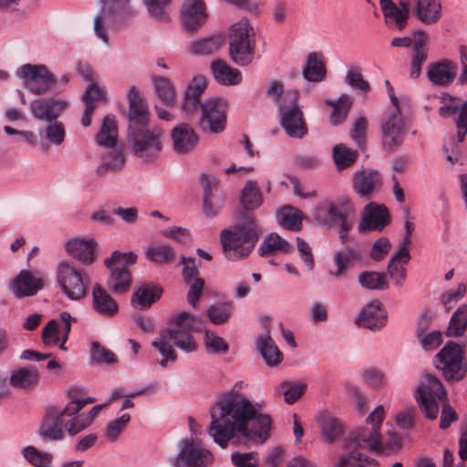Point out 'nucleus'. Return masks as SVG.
Returning a JSON list of instances; mask_svg holds the SVG:
<instances>
[{"mask_svg":"<svg viewBox=\"0 0 467 467\" xmlns=\"http://www.w3.org/2000/svg\"><path fill=\"white\" fill-rule=\"evenodd\" d=\"M358 283L362 287L369 290H385L389 287L387 275L374 271L359 274Z\"/></svg>","mask_w":467,"mask_h":467,"instance_id":"47","label":"nucleus"},{"mask_svg":"<svg viewBox=\"0 0 467 467\" xmlns=\"http://www.w3.org/2000/svg\"><path fill=\"white\" fill-rule=\"evenodd\" d=\"M380 185V174L377 171H362L354 178L355 189L361 196H370Z\"/></svg>","mask_w":467,"mask_h":467,"instance_id":"38","label":"nucleus"},{"mask_svg":"<svg viewBox=\"0 0 467 467\" xmlns=\"http://www.w3.org/2000/svg\"><path fill=\"white\" fill-rule=\"evenodd\" d=\"M204 344L208 352L213 354L226 353L229 349L225 340L210 330H205Z\"/></svg>","mask_w":467,"mask_h":467,"instance_id":"55","label":"nucleus"},{"mask_svg":"<svg viewBox=\"0 0 467 467\" xmlns=\"http://www.w3.org/2000/svg\"><path fill=\"white\" fill-rule=\"evenodd\" d=\"M389 223L390 215L387 207L370 202L363 209L358 231L360 233L381 232Z\"/></svg>","mask_w":467,"mask_h":467,"instance_id":"22","label":"nucleus"},{"mask_svg":"<svg viewBox=\"0 0 467 467\" xmlns=\"http://www.w3.org/2000/svg\"><path fill=\"white\" fill-rule=\"evenodd\" d=\"M245 386L238 381L226 392L212 412L208 430L213 441L225 449L234 438L246 442L264 443L270 436L272 419L261 411V405L250 400L241 389Z\"/></svg>","mask_w":467,"mask_h":467,"instance_id":"1","label":"nucleus"},{"mask_svg":"<svg viewBox=\"0 0 467 467\" xmlns=\"http://www.w3.org/2000/svg\"><path fill=\"white\" fill-rule=\"evenodd\" d=\"M23 456L34 467H52L53 456L48 452H42L34 446H26L22 451Z\"/></svg>","mask_w":467,"mask_h":467,"instance_id":"50","label":"nucleus"},{"mask_svg":"<svg viewBox=\"0 0 467 467\" xmlns=\"http://www.w3.org/2000/svg\"><path fill=\"white\" fill-rule=\"evenodd\" d=\"M233 313L232 304L213 305L207 310L210 320L216 325H222L228 321Z\"/></svg>","mask_w":467,"mask_h":467,"instance_id":"54","label":"nucleus"},{"mask_svg":"<svg viewBox=\"0 0 467 467\" xmlns=\"http://www.w3.org/2000/svg\"><path fill=\"white\" fill-rule=\"evenodd\" d=\"M223 38L221 36H213L190 44V50L196 55H210L217 51L223 45Z\"/></svg>","mask_w":467,"mask_h":467,"instance_id":"48","label":"nucleus"},{"mask_svg":"<svg viewBox=\"0 0 467 467\" xmlns=\"http://www.w3.org/2000/svg\"><path fill=\"white\" fill-rule=\"evenodd\" d=\"M180 264L182 265V275L186 284L191 283L192 279L196 277H200V265L195 258L182 255L180 258Z\"/></svg>","mask_w":467,"mask_h":467,"instance_id":"59","label":"nucleus"},{"mask_svg":"<svg viewBox=\"0 0 467 467\" xmlns=\"http://www.w3.org/2000/svg\"><path fill=\"white\" fill-rule=\"evenodd\" d=\"M326 104L332 107V112L329 116V121L337 126L343 123L352 107L353 99L347 94H342L337 100H326Z\"/></svg>","mask_w":467,"mask_h":467,"instance_id":"40","label":"nucleus"},{"mask_svg":"<svg viewBox=\"0 0 467 467\" xmlns=\"http://www.w3.org/2000/svg\"><path fill=\"white\" fill-rule=\"evenodd\" d=\"M466 329L467 304H462L452 314L446 333L449 337H462L465 333Z\"/></svg>","mask_w":467,"mask_h":467,"instance_id":"45","label":"nucleus"},{"mask_svg":"<svg viewBox=\"0 0 467 467\" xmlns=\"http://www.w3.org/2000/svg\"><path fill=\"white\" fill-rule=\"evenodd\" d=\"M41 288L40 280L36 279L29 271H22L13 282V290L18 297L33 296Z\"/></svg>","mask_w":467,"mask_h":467,"instance_id":"37","label":"nucleus"},{"mask_svg":"<svg viewBox=\"0 0 467 467\" xmlns=\"http://www.w3.org/2000/svg\"><path fill=\"white\" fill-rule=\"evenodd\" d=\"M9 384L16 389H32L39 384L38 370L32 366L22 367L11 372Z\"/></svg>","mask_w":467,"mask_h":467,"instance_id":"31","label":"nucleus"},{"mask_svg":"<svg viewBox=\"0 0 467 467\" xmlns=\"http://www.w3.org/2000/svg\"><path fill=\"white\" fill-rule=\"evenodd\" d=\"M130 421L129 413L122 414L119 418L108 423L105 430V437L110 441H116Z\"/></svg>","mask_w":467,"mask_h":467,"instance_id":"53","label":"nucleus"},{"mask_svg":"<svg viewBox=\"0 0 467 467\" xmlns=\"http://www.w3.org/2000/svg\"><path fill=\"white\" fill-rule=\"evenodd\" d=\"M227 102L221 98H212L203 102L199 125L204 131L221 133L225 130Z\"/></svg>","mask_w":467,"mask_h":467,"instance_id":"16","label":"nucleus"},{"mask_svg":"<svg viewBox=\"0 0 467 467\" xmlns=\"http://www.w3.org/2000/svg\"><path fill=\"white\" fill-rule=\"evenodd\" d=\"M364 380L369 387L379 389L388 385V379L385 373L378 368H368L363 374Z\"/></svg>","mask_w":467,"mask_h":467,"instance_id":"60","label":"nucleus"},{"mask_svg":"<svg viewBox=\"0 0 467 467\" xmlns=\"http://www.w3.org/2000/svg\"><path fill=\"white\" fill-rule=\"evenodd\" d=\"M315 218L321 225L333 228L356 218L355 209L347 197H340L334 201L324 200L317 206Z\"/></svg>","mask_w":467,"mask_h":467,"instance_id":"13","label":"nucleus"},{"mask_svg":"<svg viewBox=\"0 0 467 467\" xmlns=\"http://www.w3.org/2000/svg\"><path fill=\"white\" fill-rule=\"evenodd\" d=\"M391 244L386 237H380L375 241L370 249V258L373 261H381L390 251Z\"/></svg>","mask_w":467,"mask_h":467,"instance_id":"64","label":"nucleus"},{"mask_svg":"<svg viewBox=\"0 0 467 467\" xmlns=\"http://www.w3.org/2000/svg\"><path fill=\"white\" fill-rule=\"evenodd\" d=\"M129 128L149 125V109L139 89L132 86L128 92Z\"/></svg>","mask_w":467,"mask_h":467,"instance_id":"24","label":"nucleus"},{"mask_svg":"<svg viewBox=\"0 0 467 467\" xmlns=\"http://www.w3.org/2000/svg\"><path fill=\"white\" fill-rule=\"evenodd\" d=\"M240 223L221 233V244L228 260L239 261L246 258L254 248L260 229L253 213H241Z\"/></svg>","mask_w":467,"mask_h":467,"instance_id":"4","label":"nucleus"},{"mask_svg":"<svg viewBox=\"0 0 467 467\" xmlns=\"http://www.w3.org/2000/svg\"><path fill=\"white\" fill-rule=\"evenodd\" d=\"M379 4L387 23L393 20L400 30L406 26L409 16L392 0H379Z\"/></svg>","mask_w":467,"mask_h":467,"instance_id":"46","label":"nucleus"},{"mask_svg":"<svg viewBox=\"0 0 467 467\" xmlns=\"http://www.w3.org/2000/svg\"><path fill=\"white\" fill-rule=\"evenodd\" d=\"M240 201L245 210H254L261 206L263 195L255 182L248 181L245 183L241 192Z\"/></svg>","mask_w":467,"mask_h":467,"instance_id":"41","label":"nucleus"},{"mask_svg":"<svg viewBox=\"0 0 467 467\" xmlns=\"http://www.w3.org/2000/svg\"><path fill=\"white\" fill-rule=\"evenodd\" d=\"M358 158V151L337 144L333 149V159L338 169H345L352 165Z\"/></svg>","mask_w":467,"mask_h":467,"instance_id":"49","label":"nucleus"},{"mask_svg":"<svg viewBox=\"0 0 467 467\" xmlns=\"http://www.w3.org/2000/svg\"><path fill=\"white\" fill-rule=\"evenodd\" d=\"M387 312L379 301L366 305L356 318V324L373 331L379 330L387 325Z\"/></svg>","mask_w":467,"mask_h":467,"instance_id":"23","label":"nucleus"},{"mask_svg":"<svg viewBox=\"0 0 467 467\" xmlns=\"http://www.w3.org/2000/svg\"><path fill=\"white\" fill-rule=\"evenodd\" d=\"M253 27L246 19H242L232 26L230 35V57L239 66H246L253 61L254 43L251 39Z\"/></svg>","mask_w":467,"mask_h":467,"instance_id":"12","label":"nucleus"},{"mask_svg":"<svg viewBox=\"0 0 467 467\" xmlns=\"http://www.w3.org/2000/svg\"><path fill=\"white\" fill-rule=\"evenodd\" d=\"M326 67L317 53H310L307 57V64L304 68V78L312 82H320L326 78Z\"/></svg>","mask_w":467,"mask_h":467,"instance_id":"43","label":"nucleus"},{"mask_svg":"<svg viewBox=\"0 0 467 467\" xmlns=\"http://www.w3.org/2000/svg\"><path fill=\"white\" fill-rule=\"evenodd\" d=\"M117 139L118 126L115 118L107 115L96 138L98 144L107 148L100 156V164L96 169L98 177H104L109 172H119L124 169L126 156L121 147H116Z\"/></svg>","mask_w":467,"mask_h":467,"instance_id":"5","label":"nucleus"},{"mask_svg":"<svg viewBox=\"0 0 467 467\" xmlns=\"http://www.w3.org/2000/svg\"><path fill=\"white\" fill-rule=\"evenodd\" d=\"M171 140L174 150L179 154H187L193 150L198 144V135L188 124L182 123L171 130Z\"/></svg>","mask_w":467,"mask_h":467,"instance_id":"26","label":"nucleus"},{"mask_svg":"<svg viewBox=\"0 0 467 467\" xmlns=\"http://www.w3.org/2000/svg\"><path fill=\"white\" fill-rule=\"evenodd\" d=\"M345 80L355 90H359L363 93H368L370 90L369 83L363 78L358 67L349 69Z\"/></svg>","mask_w":467,"mask_h":467,"instance_id":"58","label":"nucleus"},{"mask_svg":"<svg viewBox=\"0 0 467 467\" xmlns=\"http://www.w3.org/2000/svg\"><path fill=\"white\" fill-rule=\"evenodd\" d=\"M68 101L62 98H39L31 101L30 113L37 120L48 122L57 119L68 108Z\"/></svg>","mask_w":467,"mask_h":467,"instance_id":"20","label":"nucleus"},{"mask_svg":"<svg viewBox=\"0 0 467 467\" xmlns=\"http://www.w3.org/2000/svg\"><path fill=\"white\" fill-rule=\"evenodd\" d=\"M146 257L158 264H166L174 260L175 252L168 245L150 246L146 252Z\"/></svg>","mask_w":467,"mask_h":467,"instance_id":"52","label":"nucleus"},{"mask_svg":"<svg viewBox=\"0 0 467 467\" xmlns=\"http://www.w3.org/2000/svg\"><path fill=\"white\" fill-rule=\"evenodd\" d=\"M413 12L425 25L437 23L441 16V5L439 0H412Z\"/></svg>","mask_w":467,"mask_h":467,"instance_id":"30","label":"nucleus"},{"mask_svg":"<svg viewBox=\"0 0 467 467\" xmlns=\"http://www.w3.org/2000/svg\"><path fill=\"white\" fill-rule=\"evenodd\" d=\"M63 420L56 413V408L47 410L46 416L40 425L38 433L41 438L49 441H60L64 438Z\"/></svg>","mask_w":467,"mask_h":467,"instance_id":"29","label":"nucleus"},{"mask_svg":"<svg viewBox=\"0 0 467 467\" xmlns=\"http://www.w3.org/2000/svg\"><path fill=\"white\" fill-rule=\"evenodd\" d=\"M213 462V453L193 439L183 440L179 453L171 460L173 467H207Z\"/></svg>","mask_w":467,"mask_h":467,"instance_id":"15","label":"nucleus"},{"mask_svg":"<svg viewBox=\"0 0 467 467\" xmlns=\"http://www.w3.org/2000/svg\"><path fill=\"white\" fill-rule=\"evenodd\" d=\"M137 261V254L133 252L121 253L115 251L104 264L109 269L108 286L116 295H124L130 291L131 285V274L129 266Z\"/></svg>","mask_w":467,"mask_h":467,"instance_id":"9","label":"nucleus"},{"mask_svg":"<svg viewBox=\"0 0 467 467\" xmlns=\"http://www.w3.org/2000/svg\"><path fill=\"white\" fill-rule=\"evenodd\" d=\"M292 106L280 104L281 125L289 137L302 139L307 133L303 112L296 104V94L291 97Z\"/></svg>","mask_w":467,"mask_h":467,"instance_id":"19","label":"nucleus"},{"mask_svg":"<svg viewBox=\"0 0 467 467\" xmlns=\"http://www.w3.org/2000/svg\"><path fill=\"white\" fill-rule=\"evenodd\" d=\"M162 289L156 285L143 284L133 294L131 301L137 303L140 309L149 308L161 296Z\"/></svg>","mask_w":467,"mask_h":467,"instance_id":"39","label":"nucleus"},{"mask_svg":"<svg viewBox=\"0 0 467 467\" xmlns=\"http://www.w3.org/2000/svg\"><path fill=\"white\" fill-rule=\"evenodd\" d=\"M257 348L265 363L270 367L277 366L283 360V354L271 337L269 331L258 337Z\"/></svg>","mask_w":467,"mask_h":467,"instance_id":"34","label":"nucleus"},{"mask_svg":"<svg viewBox=\"0 0 467 467\" xmlns=\"http://www.w3.org/2000/svg\"><path fill=\"white\" fill-rule=\"evenodd\" d=\"M96 243L94 240L72 239L66 244L67 252L74 258L85 265H89L94 261Z\"/></svg>","mask_w":467,"mask_h":467,"instance_id":"33","label":"nucleus"},{"mask_svg":"<svg viewBox=\"0 0 467 467\" xmlns=\"http://www.w3.org/2000/svg\"><path fill=\"white\" fill-rule=\"evenodd\" d=\"M462 346L454 342L447 343L435 356L434 365L442 371L446 380H460L467 372V362Z\"/></svg>","mask_w":467,"mask_h":467,"instance_id":"11","label":"nucleus"},{"mask_svg":"<svg viewBox=\"0 0 467 467\" xmlns=\"http://www.w3.org/2000/svg\"><path fill=\"white\" fill-rule=\"evenodd\" d=\"M200 180L203 187V213L207 217H214L221 212L223 206L224 193L220 189L215 177L203 174Z\"/></svg>","mask_w":467,"mask_h":467,"instance_id":"21","label":"nucleus"},{"mask_svg":"<svg viewBox=\"0 0 467 467\" xmlns=\"http://www.w3.org/2000/svg\"><path fill=\"white\" fill-rule=\"evenodd\" d=\"M211 69L216 81L222 85H237L242 81L241 72L228 66L223 60H214L211 64Z\"/></svg>","mask_w":467,"mask_h":467,"instance_id":"36","label":"nucleus"},{"mask_svg":"<svg viewBox=\"0 0 467 467\" xmlns=\"http://www.w3.org/2000/svg\"><path fill=\"white\" fill-rule=\"evenodd\" d=\"M382 145L388 151H396L403 143L406 135L404 121L400 111L387 112L380 124Z\"/></svg>","mask_w":467,"mask_h":467,"instance_id":"17","label":"nucleus"},{"mask_svg":"<svg viewBox=\"0 0 467 467\" xmlns=\"http://www.w3.org/2000/svg\"><path fill=\"white\" fill-rule=\"evenodd\" d=\"M23 86L34 95L41 96L52 91L57 85V78L43 64H25L16 71Z\"/></svg>","mask_w":467,"mask_h":467,"instance_id":"10","label":"nucleus"},{"mask_svg":"<svg viewBox=\"0 0 467 467\" xmlns=\"http://www.w3.org/2000/svg\"><path fill=\"white\" fill-rule=\"evenodd\" d=\"M293 251V245L276 233L266 235L258 248V254L262 257H267L277 253L291 254Z\"/></svg>","mask_w":467,"mask_h":467,"instance_id":"35","label":"nucleus"},{"mask_svg":"<svg viewBox=\"0 0 467 467\" xmlns=\"http://www.w3.org/2000/svg\"><path fill=\"white\" fill-rule=\"evenodd\" d=\"M342 434V425L337 419L327 418L323 422V435L328 442H333Z\"/></svg>","mask_w":467,"mask_h":467,"instance_id":"62","label":"nucleus"},{"mask_svg":"<svg viewBox=\"0 0 467 467\" xmlns=\"http://www.w3.org/2000/svg\"><path fill=\"white\" fill-rule=\"evenodd\" d=\"M279 223L288 230H298L302 223L300 212L291 206H285L279 210Z\"/></svg>","mask_w":467,"mask_h":467,"instance_id":"51","label":"nucleus"},{"mask_svg":"<svg viewBox=\"0 0 467 467\" xmlns=\"http://www.w3.org/2000/svg\"><path fill=\"white\" fill-rule=\"evenodd\" d=\"M92 307L96 313L105 317H112L119 312L117 301L99 284L93 286Z\"/></svg>","mask_w":467,"mask_h":467,"instance_id":"27","label":"nucleus"},{"mask_svg":"<svg viewBox=\"0 0 467 467\" xmlns=\"http://www.w3.org/2000/svg\"><path fill=\"white\" fill-rule=\"evenodd\" d=\"M416 399L421 412L429 420L437 419L441 410V429H447L457 420L455 410L448 402L447 392L435 376H424L417 388Z\"/></svg>","mask_w":467,"mask_h":467,"instance_id":"3","label":"nucleus"},{"mask_svg":"<svg viewBox=\"0 0 467 467\" xmlns=\"http://www.w3.org/2000/svg\"><path fill=\"white\" fill-rule=\"evenodd\" d=\"M164 130L144 125L128 129V142L132 153L145 162L153 161L163 149Z\"/></svg>","mask_w":467,"mask_h":467,"instance_id":"8","label":"nucleus"},{"mask_svg":"<svg viewBox=\"0 0 467 467\" xmlns=\"http://www.w3.org/2000/svg\"><path fill=\"white\" fill-rule=\"evenodd\" d=\"M369 435L368 431H361L360 428L352 431L344 442V452L338 457L335 467H379L377 460L363 452L371 451L376 447L375 440H366Z\"/></svg>","mask_w":467,"mask_h":467,"instance_id":"7","label":"nucleus"},{"mask_svg":"<svg viewBox=\"0 0 467 467\" xmlns=\"http://www.w3.org/2000/svg\"><path fill=\"white\" fill-rule=\"evenodd\" d=\"M171 2V0H144V5L151 17L160 21H167L169 16L166 8Z\"/></svg>","mask_w":467,"mask_h":467,"instance_id":"56","label":"nucleus"},{"mask_svg":"<svg viewBox=\"0 0 467 467\" xmlns=\"http://www.w3.org/2000/svg\"><path fill=\"white\" fill-rule=\"evenodd\" d=\"M307 385L302 382L283 381L276 388V393L283 395L287 404H294L306 392Z\"/></svg>","mask_w":467,"mask_h":467,"instance_id":"44","label":"nucleus"},{"mask_svg":"<svg viewBox=\"0 0 467 467\" xmlns=\"http://www.w3.org/2000/svg\"><path fill=\"white\" fill-rule=\"evenodd\" d=\"M207 17L202 0H185L181 10V18L185 30L193 32L202 26Z\"/></svg>","mask_w":467,"mask_h":467,"instance_id":"25","label":"nucleus"},{"mask_svg":"<svg viewBox=\"0 0 467 467\" xmlns=\"http://www.w3.org/2000/svg\"><path fill=\"white\" fill-rule=\"evenodd\" d=\"M60 329L57 320L51 319L42 330V340L47 346L57 345L59 340Z\"/></svg>","mask_w":467,"mask_h":467,"instance_id":"61","label":"nucleus"},{"mask_svg":"<svg viewBox=\"0 0 467 467\" xmlns=\"http://www.w3.org/2000/svg\"><path fill=\"white\" fill-rule=\"evenodd\" d=\"M456 70L457 67L451 62L444 60L431 64L427 75L433 84L446 86L453 81Z\"/></svg>","mask_w":467,"mask_h":467,"instance_id":"32","label":"nucleus"},{"mask_svg":"<svg viewBox=\"0 0 467 467\" xmlns=\"http://www.w3.org/2000/svg\"><path fill=\"white\" fill-rule=\"evenodd\" d=\"M154 89L158 99L167 106L176 101V90L171 80L165 77H153Z\"/></svg>","mask_w":467,"mask_h":467,"instance_id":"42","label":"nucleus"},{"mask_svg":"<svg viewBox=\"0 0 467 467\" xmlns=\"http://www.w3.org/2000/svg\"><path fill=\"white\" fill-rule=\"evenodd\" d=\"M57 280L64 294L71 300H79L86 295V285L79 271L62 262L57 266Z\"/></svg>","mask_w":467,"mask_h":467,"instance_id":"18","label":"nucleus"},{"mask_svg":"<svg viewBox=\"0 0 467 467\" xmlns=\"http://www.w3.org/2000/svg\"><path fill=\"white\" fill-rule=\"evenodd\" d=\"M47 125L39 130L42 152H48L50 146H60L66 139V128L58 119L46 122Z\"/></svg>","mask_w":467,"mask_h":467,"instance_id":"28","label":"nucleus"},{"mask_svg":"<svg viewBox=\"0 0 467 467\" xmlns=\"http://www.w3.org/2000/svg\"><path fill=\"white\" fill-rule=\"evenodd\" d=\"M91 358L96 363L114 364L117 362L116 355L109 349L102 347L98 341L91 344Z\"/></svg>","mask_w":467,"mask_h":467,"instance_id":"57","label":"nucleus"},{"mask_svg":"<svg viewBox=\"0 0 467 467\" xmlns=\"http://www.w3.org/2000/svg\"><path fill=\"white\" fill-rule=\"evenodd\" d=\"M206 88V78L202 75L195 76L188 84L184 95L190 96V98L201 99V95L204 92Z\"/></svg>","mask_w":467,"mask_h":467,"instance_id":"63","label":"nucleus"},{"mask_svg":"<svg viewBox=\"0 0 467 467\" xmlns=\"http://www.w3.org/2000/svg\"><path fill=\"white\" fill-rule=\"evenodd\" d=\"M101 10L94 20L95 35L109 44L108 30H116L125 26L135 16L130 0H99Z\"/></svg>","mask_w":467,"mask_h":467,"instance_id":"6","label":"nucleus"},{"mask_svg":"<svg viewBox=\"0 0 467 467\" xmlns=\"http://www.w3.org/2000/svg\"><path fill=\"white\" fill-rule=\"evenodd\" d=\"M385 419V410L383 406H378L366 419L367 426L360 427L361 431H368L370 437L368 440L373 439L376 441L375 449H371V452L377 454L389 455L397 451L400 446V439L398 434L390 432L389 437L382 440L380 434L381 424Z\"/></svg>","mask_w":467,"mask_h":467,"instance_id":"14","label":"nucleus"},{"mask_svg":"<svg viewBox=\"0 0 467 467\" xmlns=\"http://www.w3.org/2000/svg\"><path fill=\"white\" fill-rule=\"evenodd\" d=\"M168 325L169 327L161 329L159 337L151 343V346L162 356L159 361L161 367H166L169 361L175 362L178 358L171 343L186 353L194 352L197 349V344L192 333L201 330L200 319L186 311L171 317Z\"/></svg>","mask_w":467,"mask_h":467,"instance_id":"2","label":"nucleus"}]
</instances>
